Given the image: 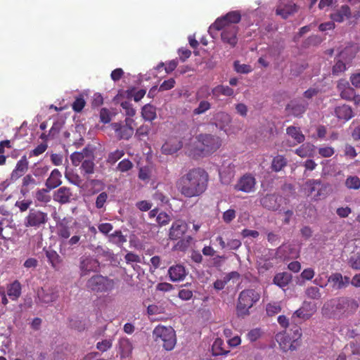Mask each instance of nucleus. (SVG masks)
I'll use <instances>...</instances> for the list:
<instances>
[{
    "label": "nucleus",
    "mask_w": 360,
    "mask_h": 360,
    "mask_svg": "<svg viewBox=\"0 0 360 360\" xmlns=\"http://www.w3.org/2000/svg\"><path fill=\"white\" fill-rule=\"evenodd\" d=\"M209 174L201 167L188 169L176 183V187L181 195L186 198L199 197L207 189Z\"/></svg>",
    "instance_id": "f257e3e1"
},
{
    "label": "nucleus",
    "mask_w": 360,
    "mask_h": 360,
    "mask_svg": "<svg viewBox=\"0 0 360 360\" xmlns=\"http://www.w3.org/2000/svg\"><path fill=\"white\" fill-rule=\"evenodd\" d=\"M260 299V294L254 289H245L242 290L238 298L236 305L237 314L240 316H245L250 314V309Z\"/></svg>",
    "instance_id": "f03ea898"
},
{
    "label": "nucleus",
    "mask_w": 360,
    "mask_h": 360,
    "mask_svg": "<svg viewBox=\"0 0 360 360\" xmlns=\"http://www.w3.org/2000/svg\"><path fill=\"white\" fill-rule=\"evenodd\" d=\"M153 337L167 351H172L176 344V332L171 326H157L153 331Z\"/></svg>",
    "instance_id": "7ed1b4c3"
},
{
    "label": "nucleus",
    "mask_w": 360,
    "mask_h": 360,
    "mask_svg": "<svg viewBox=\"0 0 360 360\" xmlns=\"http://www.w3.org/2000/svg\"><path fill=\"white\" fill-rule=\"evenodd\" d=\"M219 146L217 138L210 134H201L198 139L195 153L205 156L216 151Z\"/></svg>",
    "instance_id": "20e7f679"
},
{
    "label": "nucleus",
    "mask_w": 360,
    "mask_h": 360,
    "mask_svg": "<svg viewBox=\"0 0 360 360\" xmlns=\"http://www.w3.org/2000/svg\"><path fill=\"white\" fill-rule=\"evenodd\" d=\"M49 217L46 212L41 211L35 208H31L28 214L25 217L24 225L25 227L39 229L44 226L48 221Z\"/></svg>",
    "instance_id": "39448f33"
},
{
    "label": "nucleus",
    "mask_w": 360,
    "mask_h": 360,
    "mask_svg": "<svg viewBox=\"0 0 360 360\" xmlns=\"http://www.w3.org/2000/svg\"><path fill=\"white\" fill-rule=\"evenodd\" d=\"M115 283L101 275H96L89 278L86 283L88 288L96 292H107L113 289Z\"/></svg>",
    "instance_id": "423d86ee"
},
{
    "label": "nucleus",
    "mask_w": 360,
    "mask_h": 360,
    "mask_svg": "<svg viewBox=\"0 0 360 360\" xmlns=\"http://www.w3.org/2000/svg\"><path fill=\"white\" fill-rule=\"evenodd\" d=\"M134 120L126 118L124 123L114 122L111 124L112 128L115 132L116 137L119 140H129L134 134V130L132 127Z\"/></svg>",
    "instance_id": "0eeeda50"
},
{
    "label": "nucleus",
    "mask_w": 360,
    "mask_h": 360,
    "mask_svg": "<svg viewBox=\"0 0 360 360\" xmlns=\"http://www.w3.org/2000/svg\"><path fill=\"white\" fill-rule=\"evenodd\" d=\"M323 307L331 311L333 314H343L348 311V297H341L333 299L325 304Z\"/></svg>",
    "instance_id": "6e6552de"
},
{
    "label": "nucleus",
    "mask_w": 360,
    "mask_h": 360,
    "mask_svg": "<svg viewBox=\"0 0 360 360\" xmlns=\"http://www.w3.org/2000/svg\"><path fill=\"white\" fill-rule=\"evenodd\" d=\"M256 179L251 174L243 175L234 186V188L238 191L244 193H251L255 191Z\"/></svg>",
    "instance_id": "1a4fd4ad"
},
{
    "label": "nucleus",
    "mask_w": 360,
    "mask_h": 360,
    "mask_svg": "<svg viewBox=\"0 0 360 360\" xmlns=\"http://www.w3.org/2000/svg\"><path fill=\"white\" fill-rule=\"evenodd\" d=\"M298 11V6L291 0H281L278 5L276 13L283 19L288 18Z\"/></svg>",
    "instance_id": "9d476101"
},
{
    "label": "nucleus",
    "mask_w": 360,
    "mask_h": 360,
    "mask_svg": "<svg viewBox=\"0 0 360 360\" xmlns=\"http://www.w3.org/2000/svg\"><path fill=\"white\" fill-rule=\"evenodd\" d=\"M188 230L187 224L181 219L176 220L172 224L169 229V238L170 240H176L183 238Z\"/></svg>",
    "instance_id": "9b49d317"
},
{
    "label": "nucleus",
    "mask_w": 360,
    "mask_h": 360,
    "mask_svg": "<svg viewBox=\"0 0 360 360\" xmlns=\"http://www.w3.org/2000/svg\"><path fill=\"white\" fill-rule=\"evenodd\" d=\"M74 199L72 189L67 186L59 188L53 194V200L60 204H67Z\"/></svg>",
    "instance_id": "f8f14e48"
},
{
    "label": "nucleus",
    "mask_w": 360,
    "mask_h": 360,
    "mask_svg": "<svg viewBox=\"0 0 360 360\" xmlns=\"http://www.w3.org/2000/svg\"><path fill=\"white\" fill-rule=\"evenodd\" d=\"M352 13L349 6L345 4L335 9L330 14V18L333 22H342L345 19L351 17Z\"/></svg>",
    "instance_id": "ddd939ff"
},
{
    "label": "nucleus",
    "mask_w": 360,
    "mask_h": 360,
    "mask_svg": "<svg viewBox=\"0 0 360 360\" xmlns=\"http://www.w3.org/2000/svg\"><path fill=\"white\" fill-rule=\"evenodd\" d=\"M277 255L283 257L284 260L296 259L299 257V251L291 244H283L281 245L277 250Z\"/></svg>",
    "instance_id": "4468645a"
},
{
    "label": "nucleus",
    "mask_w": 360,
    "mask_h": 360,
    "mask_svg": "<svg viewBox=\"0 0 360 360\" xmlns=\"http://www.w3.org/2000/svg\"><path fill=\"white\" fill-rule=\"evenodd\" d=\"M29 162L25 155H23L17 162L15 169L11 174V179L16 181L22 176L28 169Z\"/></svg>",
    "instance_id": "2eb2a0df"
},
{
    "label": "nucleus",
    "mask_w": 360,
    "mask_h": 360,
    "mask_svg": "<svg viewBox=\"0 0 360 360\" xmlns=\"http://www.w3.org/2000/svg\"><path fill=\"white\" fill-rule=\"evenodd\" d=\"M281 198L275 194H266L260 199V204L269 210H277L280 207Z\"/></svg>",
    "instance_id": "dca6fc26"
},
{
    "label": "nucleus",
    "mask_w": 360,
    "mask_h": 360,
    "mask_svg": "<svg viewBox=\"0 0 360 360\" xmlns=\"http://www.w3.org/2000/svg\"><path fill=\"white\" fill-rule=\"evenodd\" d=\"M49 263L55 271H59L63 266V259L58 252L51 248L44 249Z\"/></svg>",
    "instance_id": "f3484780"
},
{
    "label": "nucleus",
    "mask_w": 360,
    "mask_h": 360,
    "mask_svg": "<svg viewBox=\"0 0 360 360\" xmlns=\"http://www.w3.org/2000/svg\"><path fill=\"white\" fill-rule=\"evenodd\" d=\"M224 27L225 15H222L217 18L215 22L210 26L208 32L212 38L215 39L220 34L222 40H224Z\"/></svg>",
    "instance_id": "a211bd4d"
},
{
    "label": "nucleus",
    "mask_w": 360,
    "mask_h": 360,
    "mask_svg": "<svg viewBox=\"0 0 360 360\" xmlns=\"http://www.w3.org/2000/svg\"><path fill=\"white\" fill-rule=\"evenodd\" d=\"M328 281L332 283L333 288L337 290L346 288L350 282L348 276H342L340 273L331 274L328 278Z\"/></svg>",
    "instance_id": "6ab92c4d"
},
{
    "label": "nucleus",
    "mask_w": 360,
    "mask_h": 360,
    "mask_svg": "<svg viewBox=\"0 0 360 360\" xmlns=\"http://www.w3.org/2000/svg\"><path fill=\"white\" fill-rule=\"evenodd\" d=\"M168 274L171 281L176 282L183 281L186 276L185 267L181 264H176L170 266Z\"/></svg>",
    "instance_id": "aec40b11"
},
{
    "label": "nucleus",
    "mask_w": 360,
    "mask_h": 360,
    "mask_svg": "<svg viewBox=\"0 0 360 360\" xmlns=\"http://www.w3.org/2000/svg\"><path fill=\"white\" fill-rule=\"evenodd\" d=\"M307 103L305 102H298L292 101L286 106V110L295 117H301L306 111Z\"/></svg>",
    "instance_id": "412c9836"
},
{
    "label": "nucleus",
    "mask_w": 360,
    "mask_h": 360,
    "mask_svg": "<svg viewBox=\"0 0 360 360\" xmlns=\"http://www.w3.org/2000/svg\"><path fill=\"white\" fill-rule=\"evenodd\" d=\"M61 177L60 172L58 169H54L46 181L45 185L47 188L52 190L58 187L62 184Z\"/></svg>",
    "instance_id": "4be33fe9"
},
{
    "label": "nucleus",
    "mask_w": 360,
    "mask_h": 360,
    "mask_svg": "<svg viewBox=\"0 0 360 360\" xmlns=\"http://www.w3.org/2000/svg\"><path fill=\"white\" fill-rule=\"evenodd\" d=\"M181 147L182 144L180 141L170 139L162 146L161 151L165 155H172L176 153Z\"/></svg>",
    "instance_id": "5701e85b"
},
{
    "label": "nucleus",
    "mask_w": 360,
    "mask_h": 360,
    "mask_svg": "<svg viewBox=\"0 0 360 360\" xmlns=\"http://www.w3.org/2000/svg\"><path fill=\"white\" fill-rule=\"evenodd\" d=\"M335 114L339 120L348 121L354 117L352 108L347 105H342L335 108Z\"/></svg>",
    "instance_id": "b1692460"
},
{
    "label": "nucleus",
    "mask_w": 360,
    "mask_h": 360,
    "mask_svg": "<svg viewBox=\"0 0 360 360\" xmlns=\"http://www.w3.org/2000/svg\"><path fill=\"white\" fill-rule=\"evenodd\" d=\"M6 289L7 295L12 300H17L21 295L22 286L18 280L8 284Z\"/></svg>",
    "instance_id": "393cba45"
},
{
    "label": "nucleus",
    "mask_w": 360,
    "mask_h": 360,
    "mask_svg": "<svg viewBox=\"0 0 360 360\" xmlns=\"http://www.w3.org/2000/svg\"><path fill=\"white\" fill-rule=\"evenodd\" d=\"M92 157V153L85 148L81 152H75L70 155V160L74 166L77 167L85 160V158Z\"/></svg>",
    "instance_id": "a878e982"
},
{
    "label": "nucleus",
    "mask_w": 360,
    "mask_h": 360,
    "mask_svg": "<svg viewBox=\"0 0 360 360\" xmlns=\"http://www.w3.org/2000/svg\"><path fill=\"white\" fill-rule=\"evenodd\" d=\"M141 116L144 120L152 122L157 118L156 108L150 104H146L141 108Z\"/></svg>",
    "instance_id": "bb28decb"
},
{
    "label": "nucleus",
    "mask_w": 360,
    "mask_h": 360,
    "mask_svg": "<svg viewBox=\"0 0 360 360\" xmlns=\"http://www.w3.org/2000/svg\"><path fill=\"white\" fill-rule=\"evenodd\" d=\"M133 349L132 344L127 338L119 340V351L122 358L129 357Z\"/></svg>",
    "instance_id": "cd10ccee"
},
{
    "label": "nucleus",
    "mask_w": 360,
    "mask_h": 360,
    "mask_svg": "<svg viewBox=\"0 0 360 360\" xmlns=\"http://www.w3.org/2000/svg\"><path fill=\"white\" fill-rule=\"evenodd\" d=\"M292 280V276L287 272L278 273L273 279V283L280 288L287 286Z\"/></svg>",
    "instance_id": "c85d7f7f"
},
{
    "label": "nucleus",
    "mask_w": 360,
    "mask_h": 360,
    "mask_svg": "<svg viewBox=\"0 0 360 360\" xmlns=\"http://www.w3.org/2000/svg\"><path fill=\"white\" fill-rule=\"evenodd\" d=\"M98 266V261L91 258H86L83 259L80 264L82 275H86L90 271H96Z\"/></svg>",
    "instance_id": "c756f323"
},
{
    "label": "nucleus",
    "mask_w": 360,
    "mask_h": 360,
    "mask_svg": "<svg viewBox=\"0 0 360 360\" xmlns=\"http://www.w3.org/2000/svg\"><path fill=\"white\" fill-rule=\"evenodd\" d=\"M314 152V146L309 143H303L295 150V153L301 158L312 157Z\"/></svg>",
    "instance_id": "7c9ffc66"
},
{
    "label": "nucleus",
    "mask_w": 360,
    "mask_h": 360,
    "mask_svg": "<svg viewBox=\"0 0 360 360\" xmlns=\"http://www.w3.org/2000/svg\"><path fill=\"white\" fill-rule=\"evenodd\" d=\"M287 164V159L283 155H278L273 158L271 169L275 172H278L286 167Z\"/></svg>",
    "instance_id": "2f4dec72"
},
{
    "label": "nucleus",
    "mask_w": 360,
    "mask_h": 360,
    "mask_svg": "<svg viewBox=\"0 0 360 360\" xmlns=\"http://www.w3.org/2000/svg\"><path fill=\"white\" fill-rule=\"evenodd\" d=\"M286 133L288 135L291 136L297 143H302L304 141V135L298 127L290 126L286 129Z\"/></svg>",
    "instance_id": "473e14b6"
},
{
    "label": "nucleus",
    "mask_w": 360,
    "mask_h": 360,
    "mask_svg": "<svg viewBox=\"0 0 360 360\" xmlns=\"http://www.w3.org/2000/svg\"><path fill=\"white\" fill-rule=\"evenodd\" d=\"M276 340L283 351L286 352L289 349H295V347H293L291 342V339L289 338V336L285 335V334H278L276 335Z\"/></svg>",
    "instance_id": "72a5a7b5"
},
{
    "label": "nucleus",
    "mask_w": 360,
    "mask_h": 360,
    "mask_svg": "<svg viewBox=\"0 0 360 360\" xmlns=\"http://www.w3.org/2000/svg\"><path fill=\"white\" fill-rule=\"evenodd\" d=\"M338 89L340 91V96L342 98L351 101L355 96V90L351 87L349 84L344 85H338Z\"/></svg>",
    "instance_id": "f704fd0d"
},
{
    "label": "nucleus",
    "mask_w": 360,
    "mask_h": 360,
    "mask_svg": "<svg viewBox=\"0 0 360 360\" xmlns=\"http://www.w3.org/2000/svg\"><path fill=\"white\" fill-rule=\"evenodd\" d=\"M146 94V89H139L136 91L135 87H131L127 90L128 97H133L135 102L141 101Z\"/></svg>",
    "instance_id": "c9c22d12"
},
{
    "label": "nucleus",
    "mask_w": 360,
    "mask_h": 360,
    "mask_svg": "<svg viewBox=\"0 0 360 360\" xmlns=\"http://www.w3.org/2000/svg\"><path fill=\"white\" fill-rule=\"evenodd\" d=\"M240 20L241 14L240 11H233L226 13V32H228L229 23L236 24L238 23Z\"/></svg>",
    "instance_id": "e433bc0d"
},
{
    "label": "nucleus",
    "mask_w": 360,
    "mask_h": 360,
    "mask_svg": "<svg viewBox=\"0 0 360 360\" xmlns=\"http://www.w3.org/2000/svg\"><path fill=\"white\" fill-rule=\"evenodd\" d=\"M95 164L93 160L86 159L81 165V169L84 175L92 174L94 172Z\"/></svg>",
    "instance_id": "4c0bfd02"
},
{
    "label": "nucleus",
    "mask_w": 360,
    "mask_h": 360,
    "mask_svg": "<svg viewBox=\"0 0 360 360\" xmlns=\"http://www.w3.org/2000/svg\"><path fill=\"white\" fill-rule=\"evenodd\" d=\"M345 186L349 189L360 188V179L357 176H349L345 180Z\"/></svg>",
    "instance_id": "58836bf2"
},
{
    "label": "nucleus",
    "mask_w": 360,
    "mask_h": 360,
    "mask_svg": "<svg viewBox=\"0 0 360 360\" xmlns=\"http://www.w3.org/2000/svg\"><path fill=\"white\" fill-rule=\"evenodd\" d=\"M224 342L220 338H217L212 346V352L214 356H219L225 354L223 347Z\"/></svg>",
    "instance_id": "ea45409f"
},
{
    "label": "nucleus",
    "mask_w": 360,
    "mask_h": 360,
    "mask_svg": "<svg viewBox=\"0 0 360 360\" xmlns=\"http://www.w3.org/2000/svg\"><path fill=\"white\" fill-rule=\"evenodd\" d=\"M110 240L118 245H122L127 241V238L123 236L121 231H115L110 236Z\"/></svg>",
    "instance_id": "a19ab883"
},
{
    "label": "nucleus",
    "mask_w": 360,
    "mask_h": 360,
    "mask_svg": "<svg viewBox=\"0 0 360 360\" xmlns=\"http://www.w3.org/2000/svg\"><path fill=\"white\" fill-rule=\"evenodd\" d=\"M124 155L123 150H115L108 154L107 158V162L111 165L115 164L117 160L121 159Z\"/></svg>",
    "instance_id": "79ce46f5"
},
{
    "label": "nucleus",
    "mask_w": 360,
    "mask_h": 360,
    "mask_svg": "<svg viewBox=\"0 0 360 360\" xmlns=\"http://www.w3.org/2000/svg\"><path fill=\"white\" fill-rule=\"evenodd\" d=\"M120 105L124 110L125 115L128 117L127 118H131L136 115V110L129 101H122Z\"/></svg>",
    "instance_id": "37998d69"
},
{
    "label": "nucleus",
    "mask_w": 360,
    "mask_h": 360,
    "mask_svg": "<svg viewBox=\"0 0 360 360\" xmlns=\"http://www.w3.org/2000/svg\"><path fill=\"white\" fill-rule=\"evenodd\" d=\"M281 311V305L277 302L269 303L266 307V311L268 316H273Z\"/></svg>",
    "instance_id": "c03bdc74"
},
{
    "label": "nucleus",
    "mask_w": 360,
    "mask_h": 360,
    "mask_svg": "<svg viewBox=\"0 0 360 360\" xmlns=\"http://www.w3.org/2000/svg\"><path fill=\"white\" fill-rule=\"evenodd\" d=\"M233 66L234 70L240 74H248L252 71V68L250 65L240 64L239 61H235Z\"/></svg>",
    "instance_id": "a18cd8bd"
},
{
    "label": "nucleus",
    "mask_w": 360,
    "mask_h": 360,
    "mask_svg": "<svg viewBox=\"0 0 360 360\" xmlns=\"http://www.w3.org/2000/svg\"><path fill=\"white\" fill-rule=\"evenodd\" d=\"M147 312L149 315H158L165 312L162 304H150L147 308Z\"/></svg>",
    "instance_id": "49530a36"
},
{
    "label": "nucleus",
    "mask_w": 360,
    "mask_h": 360,
    "mask_svg": "<svg viewBox=\"0 0 360 360\" xmlns=\"http://www.w3.org/2000/svg\"><path fill=\"white\" fill-rule=\"evenodd\" d=\"M86 105V101L83 96L77 97L72 105V108L75 112H79L82 110Z\"/></svg>",
    "instance_id": "de8ad7c7"
},
{
    "label": "nucleus",
    "mask_w": 360,
    "mask_h": 360,
    "mask_svg": "<svg viewBox=\"0 0 360 360\" xmlns=\"http://www.w3.org/2000/svg\"><path fill=\"white\" fill-rule=\"evenodd\" d=\"M133 167V163L129 159H124L117 166V170L120 172H126Z\"/></svg>",
    "instance_id": "09e8293b"
},
{
    "label": "nucleus",
    "mask_w": 360,
    "mask_h": 360,
    "mask_svg": "<svg viewBox=\"0 0 360 360\" xmlns=\"http://www.w3.org/2000/svg\"><path fill=\"white\" fill-rule=\"evenodd\" d=\"M49 190L47 189H39L36 193V198L38 201L41 202H49L51 200V197L47 194Z\"/></svg>",
    "instance_id": "8fccbe9b"
},
{
    "label": "nucleus",
    "mask_w": 360,
    "mask_h": 360,
    "mask_svg": "<svg viewBox=\"0 0 360 360\" xmlns=\"http://www.w3.org/2000/svg\"><path fill=\"white\" fill-rule=\"evenodd\" d=\"M191 240L192 238L191 236H188L186 238H181L176 244L175 248L176 250L184 251L188 248Z\"/></svg>",
    "instance_id": "3c124183"
},
{
    "label": "nucleus",
    "mask_w": 360,
    "mask_h": 360,
    "mask_svg": "<svg viewBox=\"0 0 360 360\" xmlns=\"http://www.w3.org/2000/svg\"><path fill=\"white\" fill-rule=\"evenodd\" d=\"M210 108V104L208 101H200L198 106L194 109V115H200L205 112Z\"/></svg>",
    "instance_id": "603ef678"
},
{
    "label": "nucleus",
    "mask_w": 360,
    "mask_h": 360,
    "mask_svg": "<svg viewBox=\"0 0 360 360\" xmlns=\"http://www.w3.org/2000/svg\"><path fill=\"white\" fill-rule=\"evenodd\" d=\"M346 69L347 68L345 63L342 60H338L333 65L332 72L333 75H338L340 73L344 72L346 70Z\"/></svg>",
    "instance_id": "864d4df0"
},
{
    "label": "nucleus",
    "mask_w": 360,
    "mask_h": 360,
    "mask_svg": "<svg viewBox=\"0 0 360 360\" xmlns=\"http://www.w3.org/2000/svg\"><path fill=\"white\" fill-rule=\"evenodd\" d=\"M108 198V195L106 192L101 193L96 198V207L98 209H101L104 207L105 202H107Z\"/></svg>",
    "instance_id": "5fc2aeb1"
},
{
    "label": "nucleus",
    "mask_w": 360,
    "mask_h": 360,
    "mask_svg": "<svg viewBox=\"0 0 360 360\" xmlns=\"http://www.w3.org/2000/svg\"><path fill=\"white\" fill-rule=\"evenodd\" d=\"M306 294L311 299L317 300L321 297L319 289L316 287H309L306 290Z\"/></svg>",
    "instance_id": "6e6d98bb"
},
{
    "label": "nucleus",
    "mask_w": 360,
    "mask_h": 360,
    "mask_svg": "<svg viewBox=\"0 0 360 360\" xmlns=\"http://www.w3.org/2000/svg\"><path fill=\"white\" fill-rule=\"evenodd\" d=\"M112 347V341L110 340H103L96 344V348L99 351L104 352L110 349Z\"/></svg>",
    "instance_id": "4d7b16f0"
},
{
    "label": "nucleus",
    "mask_w": 360,
    "mask_h": 360,
    "mask_svg": "<svg viewBox=\"0 0 360 360\" xmlns=\"http://www.w3.org/2000/svg\"><path fill=\"white\" fill-rule=\"evenodd\" d=\"M262 335V331L259 328H254L250 330L247 335L248 338L251 342L257 340Z\"/></svg>",
    "instance_id": "13d9d810"
},
{
    "label": "nucleus",
    "mask_w": 360,
    "mask_h": 360,
    "mask_svg": "<svg viewBox=\"0 0 360 360\" xmlns=\"http://www.w3.org/2000/svg\"><path fill=\"white\" fill-rule=\"evenodd\" d=\"M334 148L330 146L319 148V155L323 158H330L334 154Z\"/></svg>",
    "instance_id": "bf43d9fd"
},
{
    "label": "nucleus",
    "mask_w": 360,
    "mask_h": 360,
    "mask_svg": "<svg viewBox=\"0 0 360 360\" xmlns=\"http://www.w3.org/2000/svg\"><path fill=\"white\" fill-rule=\"evenodd\" d=\"M175 80L172 78L164 81L159 87V91H164L172 89L174 86Z\"/></svg>",
    "instance_id": "052dcab7"
},
{
    "label": "nucleus",
    "mask_w": 360,
    "mask_h": 360,
    "mask_svg": "<svg viewBox=\"0 0 360 360\" xmlns=\"http://www.w3.org/2000/svg\"><path fill=\"white\" fill-rule=\"evenodd\" d=\"M58 235L60 238L68 239L70 236V231L69 227L60 225L58 229Z\"/></svg>",
    "instance_id": "680f3d73"
},
{
    "label": "nucleus",
    "mask_w": 360,
    "mask_h": 360,
    "mask_svg": "<svg viewBox=\"0 0 360 360\" xmlns=\"http://www.w3.org/2000/svg\"><path fill=\"white\" fill-rule=\"evenodd\" d=\"M157 222L160 225H166L170 221L169 216L165 212H160L158 214L156 218Z\"/></svg>",
    "instance_id": "e2e57ef3"
},
{
    "label": "nucleus",
    "mask_w": 360,
    "mask_h": 360,
    "mask_svg": "<svg viewBox=\"0 0 360 360\" xmlns=\"http://www.w3.org/2000/svg\"><path fill=\"white\" fill-rule=\"evenodd\" d=\"M124 259L127 264H130L132 262H136V263L141 262L140 257L138 255L133 253L131 252L127 253L126 255L124 256Z\"/></svg>",
    "instance_id": "0e129e2a"
},
{
    "label": "nucleus",
    "mask_w": 360,
    "mask_h": 360,
    "mask_svg": "<svg viewBox=\"0 0 360 360\" xmlns=\"http://www.w3.org/2000/svg\"><path fill=\"white\" fill-rule=\"evenodd\" d=\"M36 185V181L30 174L25 175L22 179V188H27L30 186Z\"/></svg>",
    "instance_id": "69168bd1"
},
{
    "label": "nucleus",
    "mask_w": 360,
    "mask_h": 360,
    "mask_svg": "<svg viewBox=\"0 0 360 360\" xmlns=\"http://www.w3.org/2000/svg\"><path fill=\"white\" fill-rule=\"evenodd\" d=\"M47 145L45 143H41L38 145L30 153V156H38L46 151Z\"/></svg>",
    "instance_id": "338daca9"
},
{
    "label": "nucleus",
    "mask_w": 360,
    "mask_h": 360,
    "mask_svg": "<svg viewBox=\"0 0 360 360\" xmlns=\"http://www.w3.org/2000/svg\"><path fill=\"white\" fill-rule=\"evenodd\" d=\"M349 80L352 86L360 89V72H356L351 75Z\"/></svg>",
    "instance_id": "774afa93"
}]
</instances>
